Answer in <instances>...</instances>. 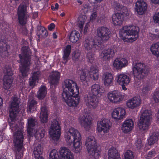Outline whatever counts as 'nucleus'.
I'll list each match as a JSON object with an SVG mask.
<instances>
[{
	"mask_svg": "<svg viewBox=\"0 0 159 159\" xmlns=\"http://www.w3.org/2000/svg\"><path fill=\"white\" fill-rule=\"evenodd\" d=\"M20 100L17 98H14L9 111L10 119L9 120V125L11 129L14 132L13 150L17 159H21L23 156V127L21 123L17 122L16 119L20 111Z\"/></svg>",
	"mask_w": 159,
	"mask_h": 159,
	"instance_id": "obj_1",
	"label": "nucleus"
},
{
	"mask_svg": "<svg viewBox=\"0 0 159 159\" xmlns=\"http://www.w3.org/2000/svg\"><path fill=\"white\" fill-rule=\"evenodd\" d=\"M23 46L22 48V54L19 55L20 59L21 66H20V70L23 77H26L30 70L31 64V53L28 46V43L25 40H22Z\"/></svg>",
	"mask_w": 159,
	"mask_h": 159,
	"instance_id": "obj_2",
	"label": "nucleus"
},
{
	"mask_svg": "<svg viewBox=\"0 0 159 159\" xmlns=\"http://www.w3.org/2000/svg\"><path fill=\"white\" fill-rule=\"evenodd\" d=\"M64 137L68 144L71 145L73 142L74 150L76 153L80 152L82 148L81 137L77 129L72 127L67 129Z\"/></svg>",
	"mask_w": 159,
	"mask_h": 159,
	"instance_id": "obj_3",
	"label": "nucleus"
},
{
	"mask_svg": "<svg viewBox=\"0 0 159 159\" xmlns=\"http://www.w3.org/2000/svg\"><path fill=\"white\" fill-rule=\"evenodd\" d=\"M90 93L86 98H85V101L87 106L93 108H95L98 105V101L97 96L100 97L102 93L104 92L103 88L98 84L93 85L90 89Z\"/></svg>",
	"mask_w": 159,
	"mask_h": 159,
	"instance_id": "obj_4",
	"label": "nucleus"
},
{
	"mask_svg": "<svg viewBox=\"0 0 159 159\" xmlns=\"http://www.w3.org/2000/svg\"><path fill=\"white\" fill-rule=\"evenodd\" d=\"M139 29L134 25L125 26L120 31V36L123 40L128 38L127 36H132L129 39H131L134 41L139 37Z\"/></svg>",
	"mask_w": 159,
	"mask_h": 159,
	"instance_id": "obj_5",
	"label": "nucleus"
},
{
	"mask_svg": "<svg viewBox=\"0 0 159 159\" xmlns=\"http://www.w3.org/2000/svg\"><path fill=\"white\" fill-rule=\"evenodd\" d=\"M133 71L134 78L139 80L143 79L149 73L150 69L145 64L137 62L133 65Z\"/></svg>",
	"mask_w": 159,
	"mask_h": 159,
	"instance_id": "obj_6",
	"label": "nucleus"
},
{
	"mask_svg": "<svg viewBox=\"0 0 159 159\" xmlns=\"http://www.w3.org/2000/svg\"><path fill=\"white\" fill-rule=\"evenodd\" d=\"M58 155L57 151L53 149L49 154V159H74L73 154L66 147L61 148L59 151Z\"/></svg>",
	"mask_w": 159,
	"mask_h": 159,
	"instance_id": "obj_7",
	"label": "nucleus"
},
{
	"mask_svg": "<svg viewBox=\"0 0 159 159\" xmlns=\"http://www.w3.org/2000/svg\"><path fill=\"white\" fill-rule=\"evenodd\" d=\"M63 91L62 95L66 96L70 93L72 95L75 93L79 94V88L77 84L73 80L70 79H66L63 83Z\"/></svg>",
	"mask_w": 159,
	"mask_h": 159,
	"instance_id": "obj_8",
	"label": "nucleus"
},
{
	"mask_svg": "<svg viewBox=\"0 0 159 159\" xmlns=\"http://www.w3.org/2000/svg\"><path fill=\"white\" fill-rule=\"evenodd\" d=\"M61 128L58 121L53 119L49 129V134L53 140L57 141L60 137L61 131Z\"/></svg>",
	"mask_w": 159,
	"mask_h": 159,
	"instance_id": "obj_9",
	"label": "nucleus"
},
{
	"mask_svg": "<svg viewBox=\"0 0 159 159\" xmlns=\"http://www.w3.org/2000/svg\"><path fill=\"white\" fill-rule=\"evenodd\" d=\"M83 45L85 49L89 51L102 49L103 47L99 42L90 38H86L84 41Z\"/></svg>",
	"mask_w": 159,
	"mask_h": 159,
	"instance_id": "obj_10",
	"label": "nucleus"
},
{
	"mask_svg": "<svg viewBox=\"0 0 159 159\" xmlns=\"http://www.w3.org/2000/svg\"><path fill=\"white\" fill-rule=\"evenodd\" d=\"M75 93L74 94L70 95V93L66 95V96L62 95L64 101H65L68 105L70 107H75L79 103L80 98L78 96V94Z\"/></svg>",
	"mask_w": 159,
	"mask_h": 159,
	"instance_id": "obj_11",
	"label": "nucleus"
},
{
	"mask_svg": "<svg viewBox=\"0 0 159 159\" xmlns=\"http://www.w3.org/2000/svg\"><path fill=\"white\" fill-rule=\"evenodd\" d=\"M97 36L102 42L108 40L110 38L111 32L107 27L105 26L99 27L97 29Z\"/></svg>",
	"mask_w": 159,
	"mask_h": 159,
	"instance_id": "obj_12",
	"label": "nucleus"
},
{
	"mask_svg": "<svg viewBox=\"0 0 159 159\" xmlns=\"http://www.w3.org/2000/svg\"><path fill=\"white\" fill-rule=\"evenodd\" d=\"M17 13L19 22L20 25L25 24L28 17L26 5L25 4H21L19 5Z\"/></svg>",
	"mask_w": 159,
	"mask_h": 159,
	"instance_id": "obj_13",
	"label": "nucleus"
},
{
	"mask_svg": "<svg viewBox=\"0 0 159 159\" xmlns=\"http://www.w3.org/2000/svg\"><path fill=\"white\" fill-rule=\"evenodd\" d=\"M116 52V49L114 47L105 49L100 54V58L103 60L108 61L114 56Z\"/></svg>",
	"mask_w": 159,
	"mask_h": 159,
	"instance_id": "obj_14",
	"label": "nucleus"
},
{
	"mask_svg": "<svg viewBox=\"0 0 159 159\" xmlns=\"http://www.w3.org/2000/svg\"><path fill=\"white\" fill-rule=\"evenodd\" d=\"M107 98L109 100L112 102H117L122 101L124 96L120 93L115 90L108 93Z\"/></svg>",
	"mask_w": 159,
	"mask_h": 159,
	"instance_id": "obj_15",
	"label": "nucleus"
},
{
	"mask_svg": "<svg viewBox=\"0 0 159 159\" xmlns=\"http://www.w3.org/2000/svg\"><path fill=\"white\" fill-rule=\"evenodd\" d=\"M147 8L146 3L143 0H139L136 2L135 9L139 15H143L146 11Z\"/></svg>",
	"mask_w": 159,
	"mask_h": 159,
	"instance_id": "obj_16",
	"label": "nucleus"
},
{
	"mask_svg": "<svg viewBox=\"0 0 159 159\" xmlns=\"http://www.w3.org/2000/svg\"><path fill=\"white\" fill-rule=\"evenodd\" d=\"M114 7L118 11V12L120 14L124 17L129 16L130 13V11L127 8L119 3L116 2H114L113 4Z\"/></svg>",
	"mask_w": 159,
	"mask_h": 159,
	"instance_id": "obj_17",
	"label": "nucleus"
},
{
	"mask_svg": "<svg viewBox=\"0 0 159 159\" xmlns=\"http://www.w3.org/2000/svg\"><path fill=\"white\" fill-rule=\"evenodd\" d=\"M48 109L46 105L44 103L41 104L40 118L41 121L43 123H46L48 120Z\"/></svg>",
	"mask_w": 159,
	"mask_h": 159,
	"instance_id": "obj_18",
	"label": "nucleus"
},
{
	"mask_svg": "<svg viewBox=\"0 0 159 159\" xmlns=\"http://www.w3.org/2000/svg\"><path fill=\"white\" fill-rule=\"evenodd\" d=\"M125 114V110L122 107H117L115 108L112 113V117L117 120L123 118Z\"/></svg>",
	"mask_w": 159,
	"mask_h": 159,
	"instance_id": "obj_19",
	"label": "nucleus"
},
{
	"mask_svg": "<svg viewBox=\"0 0 159 159\" xmlns=\"http://www.w3.org/2000/svg\"><path fill=\"white\" fill-rule=\"evenodd\" d=\"M110 121L108 119H103L101 122L100 125L98 124V130L99 132L103 131L104 133H107L110 127Z\"/></svg>",
	"mask_w": 159,
	"mask_h": 159,
	"instance_id": "obj_20",
	"label": "nucleus"
},
{
	"mask_svg": "<svg viewBox=\"0 0 159 159\" xmlns=\"http://www.w3.org/2000/svg\"><path fill=\"white\" fill-rule=\"evenodd\" d=\"M10 46L7 44L6 41L2 39L0 40V56L3 58L7 56L8 53V50L10 48Z\"/></svg>",
	"mask_w": 159,
	"mask_h": 159,
	"instance_id": "obj_21",
	"label": "nucleus"
},
{
	"mask_svg": "<svg viewBox=\"0 0 159 159\" xmlns=\"http://www.w3.org/2000/svg\"><path fill=\"white\" fill-rule=\"evenodd\" d=\"M141 103L140 97L135 96L128 100L126 103L127 107L131 109L139 106Z\"/></svg>",
	"mask_w": 159,
	"mask_h": 159,
	"instance_id": "obj_22",
	"label": "nucleus"
},
{
	"mask_svg": "<svg viewBox=\"0 0 159 159\" xmlns=\"http://www.w3.org/2000/svg\"><path fill=\"white\" fill-rule=\"evenodd\" d=\"M134 126L133 120L131 119H128L123 122L121 128L124 133H127L132 129Z\"/></svg>",
	"mask_w": 159,
	"mask_h": 159,
	"instance_id": "obj_23",
	"label": "nucleus"
},
{
	"mask_svg": "<svg viewBox=\"0 0 159 159\" xmlns=\"http://www.w3.org/2000/svg\"><path fill=\"white\" fill-rule=\"evenodd\" d=\"M128 64V61L125 58H116L114 61L113 66L116 69H121Z\"/></svg>",
	"mask_w": 159,
	"mask_h": 159,
	"instance_id": "obj_24",
	"label": "nucleus"
},
{
	"mask_svg": "<svg viewBox=\"0 0 159 159\" xmlns=\"http://www.w3.org/2000/svg\"><path fill=\"white\" fill-rule=\"evenodd\" d=\"M79 120L82 126L85 129L89 127L91 123V118L89 115H84L82 116H80Z\"/></svg>",
	"mask_w": 159,
	"mask_h": 159,
	"instance_id": "obj_25",
	"label": "nucleus"
},
{
	"mask_svg": "<svg viewBox=\"0 0 159 159\" xmlns=\"http://www.w3.org/2000/svg\"><path fill=\"white\" fill-rule=\"evenodd\" d=\"M116 78L117 82L120 85L127 84L130 82L129 77L124 74H118Z\"/></svg>",
	"mask_w": 159,
	"mask_h": 159,
	"instance_id": "obj_26",
	"label": "nucleus"
},
{
	"mask_svg": "<svg viewBox=\"0 0 159 159\" xmlns=\"http://www.w3.org/2000/svg\"><path fill=\"white\" fill-rule=\"evenodd\" d=\"M27 129L28 133L30 136L32 135L34 127L37 124V121L34 118L30 117L28 119Z\"/></svg>",
	"mask_w": 159,
	"mask_h": 159,
	"instance_id": "obj_27",
	"label": "nucleus"
},
{
	"mask_svg": "<svg viewBox=\"0 0 159 159\" xmlns=\"http://www.w3.org/2000/svg\"><path fill=\"white\" fill-rule=\"evenodd\" d=\"M85 145L87 150H89L91 148L97 147L96 141L95 138L92 136L87 137L85 143Z\"/></svg>",
	"mask_w": 159,
	"mask_h": 159,
	"instance_id": "obj_28",
	"label": "nucleus"
},
{
	"mask_svg": "<svg viewBox=\"0 0 159 159\" xmlns=\"http://www.w3.org/2000/svg\"><path fill=\"white\" fill-rule=\"evenodd\" d=\"M60 78V73L57 71H53L49 75V82L51 85L57 84Z\"/></svg>",
	"mask_w": 159,
	"mask_h": 159,
	"instance_id": "obj_29",
	"label": "nucleus"
},
{
	"mask_svg": "<svg viewBox=\"0 0 159 159\" xmlns=\"http://www.w3.org/2000/svg\"><path fill=\"white\" fill-rule=\"evenodd\" d=\"M13 79L11 76L4 75L3 79V88L4 89L9 90L12 86Z\"/></svg>",
	"mask_w": 159,
	"mask_h": 159,
	"instance_id": "obj_30",
	"label": "nucleus"
},
{
	"mask_svg": "<svg viewBox=\"0 0 159 159\" xmlns=\"http://www.w3.org/2000/svg\"><path fill=\"white\" fill-rule=\"evenodd\" d=\"M124 18L122 15L118 13L113 15L112 20L114 24L115 25H120L122 24Z\"/></svg>",
	"mask_w": 159,
	"mask_h": 159,
	"instance_id": "obj_31",
	"label": "nucleus"
},
{
	"mask_svg": "<svg viewBox=\"0 0 159 159\" xmlns=\"http://www.w3.org/2000/svg\"><path fill=\"white\" fill-rule=\"evenodd\" d=\"M87 150L89 158L90 159H96L99 157L100 156L99 152L97 147L93 148Z\"/></svg>",
	"mask_w": 159,
	"mask_h": 159,
	"instance_id": "obj_32",
	"label": "nucleus"
},
{
	"mask_svg": "<svg viewBox=\"0 0 159 159\" xmlns=\"http://www.w3.org/2000/svg\"><path fill=\"white\" fill-rule=\"evenodd\" d=\"M108 159H120L118 151L114 148H110L108 152Z\"/></svg>",
	"mask_w": 159,
	"mask_h": 159,
	"instance_id": "obj_33",
	"label": "nucleus"
},
{
	"mask_svg": "<svg viewBox=\"0 0 159 159\" xmlns=\"http://www.w3.org/2000/svg\"><path fill=\"white\" fill-rule=\"evenodd\" d=\"M71 47L70 45L66 46L65 48L62 57L63 62L64 64H66L69 60V57L71 52Z\"/></svg>",
	"mask_w": 159,
	"mask_h": 159,
	"instance_id": "obj_34",
	"label": "nucleus"
},
{
	"mask_svg": "<svg viewBox=\"0 0 159 159\" xmlns=\"http://www.w3.org/2000/svg\"><path fill=\"white\" fill-rule=\"evenodd\" d=\"M90 79V71L87 69H83L80 75V80L82 82H87L89 81Z\"/></svg>",
	"mask_w": 159,
	"mask_h": 159,
	"instance_id": "obj_35",
	"label": "nucleus"
},
{
	"mask_svg": "<svg viewBox=\"0 0 159 159\" xmlns=\"http://www.w3.org/2000/svg\"><path fill=\"white\" fill-rule=\"evenodd\" d=\"M104 84L106 86L109 85L113 81V76L111 73L106 72L102 76Z\"/></svg>",
	"mask_w": 159,
	"mask_h": 159,
	"instance_id": "obj_36",
	"label": "nucleus"
},
{
	"mask_svg": "<svg viewBox=\"0 0 159 159\" xmlns=\"http://www.w3.org/2000/svg\"><path fill=\"white\" fill-rule=\"evenodd\" d=\"M98 72V70L97 67L94 66H91L90 70V79H92L94 80H97L99 77Z\"/></svg>",
	"mask_w": 159,
	"mask_h": 159,
	"instance_id": "obj_37",
	"label": "nucleus"
},
{
	"mask_svg": "<svg viewBox=\"0 0 159 159\" xmlns=\"http://www.w3.org/2000/svg\"><path fill=\"white\" fill-rule=\"evenodd\" d=\"M150 120L145 119H140L139 126L140 129L143 130L148 129L150 124Z\"/></svg>",
	"mask_w": 159,
	"mask_h": 159,
	"instance_id": "obj_38",
	"label": "nucleus"
},
{
	"mask_svg": "<svg viewBox=\"0 0 159 159\" xmlns=\"http://www.w3.org/2000/svg\"><path fill=\"white\" fill-rule=\"evenodd\" d=\"M39 72H34L32 77L29 79L30 86L32 88L34 87L36 85V82L39 77Z\"/></svg>",
	"mask_w": 159,
	"mask_h": 159,
	"instance_id": "obj_39",
	"label": "nucleus"
},
{
	"mask_svg": "<svg viewBox=\"0 0 159 159\" xmlns=\"http://www.w3.org/2000/svg\"><path fill=\"white\" fill-rule=\"evenodd\" d=\"M158 133L154 132L147 139L148 144L151 145L156 143L158 139Z\"/></svg>",
	"mask_w": 159,
	"mask_h": 159,
	"instance_id": "obj_40",
	"label": "nucleus"
},
{
	"mask_svg": "<svg viewBox=\"0 0 159 159\" xmlns=\"http://www.w3.org/2000/svg\"><path fill=\"white\" fill-rule=\"evenodd\" d=\"M37 102L34 99H29L28 101L27 106L28 112H31L35 109Z\"/></svg>",
	"mask_w": 159,
	"mask_h": 159,
	"instance_id": "obj_41",
	"label": "nucleus"
},
{
	"mask_svg": "<svg viewBox=\"0 0 159 159\" xmlns=\"http://www.w3.org/2000/svg\"><path fill=\"white\" fill-rule=\"evenodd\" d=\"M80 34L77 31L74 30L71 31L69 37V40L72 43H76L79 40Z\"/></svg>",
	"mask_w": 159,
	"mask_h": 159,
	"instance_id": "obj_42",
	"label": "nucleus"
},
{
	"mask_svg": "<svg viewBox=\"0 0 159 159\" xmlns=\"http://www.w3.org/2000/svg\"><path fill=\"white\" fill-rule=\"evenodd\" d=\"M43 152V147L40 144H39L34 148L33 156L34 157H37L42 155Z\"/></svg>",
	"mask_w": 159,
	"mask_h": 159,
	"instance_id": "obj_43",
	"label": "nucleus"
},
{
	"mask_svg": "<svg viewBox=\"0 0 159 159\" xmlns=\"http://www.w3.org/2000/svg\"><path fill=\"white\" fill-rule=\"evenodd\" d=\"M150 50L152 54L159 57V43L152 44L151 46Z\"/></svg>",
	"mask_w": 159,
	"mask_h": 159,
	"instance_id": "obj_44",
	"label": "nucleus"
},
{
	"mask_svg": "<svg viewBox=\"0 0 159 159\" xmlns=\"http://www.w3.org/2000/svg\"><path fill=\"white\" fill-rule=\"evenodd\" d=\"M47 94L46 87L45 86L41 87L37 92V96L39 99L43 98Z\"/></svg>",
	"mask_w": 159,
	"mask_h": 159,
	"instance_id": "obj_45",
	"label": "nucleus"
},
{
	"mask_svg": "<svg viewBox=\"0 0 159 159\" xmlns=\"http://www.w3.org/2000/svg\"><path fill=\"white\" fill-rule=\"evenodd\" d=\"M151 113L150 110H145L142 113L140 119L147 120H150L151 118Z\"/></svg>",
	"mask_w": 159,
	"mask_h": 159,
	"instance_id": "obj_46",
	"label": "nucleus"
},
{
	"mask_svg": "<svg viewBox=\"0 0 159 159\" xmlns=\"http://www.w3.org/2000/svg\"><path fill=\"white\" fill-rule=\"evenodd\" d=\"M45 131L43 127H40L36 131L35 134L36 138L37 139H40L44 136Z\"/></svg>",
	"mask_w": 159,
	"mask_h": 159,
	"instance_id": "obj_47",
	"label": "nucleus"
},
{
	"mask_svg": "<svg viewBox=\"0 0 159 159\" xmlns=\"http://www.w3.org/2000/svg\"><path fill=\"white\" fill-rule=\"evenodd\" d=\"M37 34L38 38H45L48 35L47 30L45 28H43L40 32H37Z\"/></svg>",
	"mask_w": 159,
	"mask_h": 159,
	"instance_id": "obj_48",
	"label": "nucleus"
},
{
	"mask_svg": "<svg viewBox=\"0 0 159 159\" xmlns=\"http://www.w3.org/2000/svg\"><path fill=\"white\" fill-rule=\"evenodd\" d=\"M86 57L87 61L88 62L91 63L93 62L94 58V55L93 54L91 51H89L87 53Z\"/></svg>",
	"mask_w": 159,
	"mask_h": 159,
	"instance_id": "obj_49",
	"label": "nucleus"
},
{
	"mask_svg": "<svg viewBox=\"0 0 159 159\" xmlns=\"http://www.w3.org/2000/svg\"><path fill=\"white\" fill-rule=\"evenodd\" d=\"M133 152L130 150H128L125 154V159H134Z\"/></svg>",
	"mask_w": 159,
	"mask_h": 159,
	"instance_id": "obj_50",
	"label": "nucleus"
},
{
	"mask_svg": "<svg viewBox=\"0 0 159 159\" xmlns=\"http://www.w3.org/2000/svg\"><path fill=\"white\" fill-rule=\"evenodd\" d=\"M151 89L150 85L148 84H146L143 85L142 89V93L143 94H146Z\"/></svg>",
	"mask_w": 159,
	"mask_h": 159,
	"instance_id": "obj_51",
	"label": "nucleus"
},
{
	"mask_svg": "<svg viewBox=\"0 0 159 159\" xmlns=\"http://www.w3.org/2000/svg\"><path fill=\"white\" fill-rule=\"evenodd\" d=\"M4 72L6 74L5 75H8V76H11L13 75L12 72L10 67L6 66L4 69Z\"/></svg>",
	"mask_w": 159,
	"mask_h": 159,
	"instance_id": "obj_52",
	"label": "nucleus"
},
{
	"mask_svg": "<svg viewBox=\"0 0 159 159\" xmlns=\"http://www.w3.org/2000/svg\"><path fill=\"white\" fill-rule=\"evenodd\" d=\"M91 9V7L89 4L86 3L83 5L82 10L84 13H86Z\"/></svg>",
	"mask_w": 159,
	"mask_h": 159,
	"instance_id": "obj_53",
	"label": "nucleus"
},
{
	"mask_svg": "<svg viewBox=\"0 0 159 159\" xmlns=\"http://www.w3.org/2000/svg\"><path fill=\"white\" fill-rule=\"evenodd\" d=\"M81 53L78 52H75L72 54V58L73 60L76 61L79 59Z\"/></svg>",
	"mask_w": 159,
	"mask_h": 159,
	"instance_id": "obj_54",
	"label": "nucleus"
},
{
	"mask_svg": "<svg viewBox=\"0 0 159 159\" xmlns=\"http://www.w3.org/2000/svg\"><path fill=\"white\" fill-rule=\"evenodd\" d=\"M153 98L155 102H159V91H156L154 92Z\"/></svg>",
	"mask_w": 159,
	"mask_h": 159,
	"instance_id": "obj_55",
	"label": "nucleus"
},
{
	"mask_svg": "<svg viewBox=\"0 0 159 159\" xmlns=\"http://www.w3.org/2000/svg\"><path fill=\"white\" fill-rule=\"evenodd\" d=\"M98 7L96 6H95L93 9V11L94 12L90 16V20H93L97 16V14L96 13V11L98 9Z\"/></svg>",
	"mask_w": 159,
	"mask_h": 159,
	"instance_id": "obj_56",
	"label": "nucleus"
},
{
	"mask_svg": "<svg viewBox=\"0 0 159 159\" xmlns=\"http://www.w3.org/2000/svg\"><path fill=\"white\" fill-rule=\"evenodd\" d=\"M135 146L139 148H140L142 147V143L140 139H138L135 143Z\"/></svg>",
	"mask_w": 159,
	"mask_h": 159,
	"instance_id": "obj_57",
	"label": "nucleus"
},
{
	"mask_svg": "<svg viewBox=\"0 0 159 159\" xmlns=\"http://www.w3.org/2000/svg\"><path fill=\"white\" fill-rule=\"evenodd\" d=\"M153 20L155 23L159 24V12L154 15L153 16Z\"/></svg>",
	"mask_w": 159,
	"mask_h": 159,
	"instance_id": "obj_58",
	"label": "nucleus"
},
{
	"mask_svg": "<svg viewBox=\"0 0 159 159\" xmlns=\"http://www.w3.org/2000/svg\"><path fill=\"white\" fill-rule=\"evenodd\" d=\"M25 25V24L23 25H21L22 26L20 27V31L24 34H26L27 33V29L25 26H23Z\"/></svg>",
	"mask_w": 159,
	"mask_h": 159,
	"instance_id": "obj_59",
	"label": "nucleus"
},
{
	"mask_svg": "<svg viewBox=\"0 0 159 159\" xmlns=\"http://www.w3.org/2000/svg\"><path fill=\"white\" fill-rule=\"evenodd\" d=\"M84 23V21L80 20L78 23V26L80 29V31L81 32L83 28V25Z\"/></svg>",
	"mask_w": 159,
	"mask_h": 159,
	"instance_id": "obj_60",
	"label": "nucleus"
},
{
	"mask_svg": "<svg viewBox=\"0 0 159 159\" xmlns=\"http://www.w3.org/2000/svg\"><path fill=\"white\" fill-rule=\"evenodd\" d=\"M155 151L154 150H152L151 151H150L148 154V157H154L155 156Z\"/></svg>",
	"mask_w": 159,
	"mask_h": 159,
	"instance_id": "obj_61",
	"label": "nucleus"
},
{
	"mask_svg": "<svg viewBox=\"0 0 159 159\" xmlns=\"http://www.w3.org/2000/svg\"><path fill=\"white\" fill-rule=\"evenodd\" d=\"M55 27V25L53 23H51L48 27V30H49L52 31L54 29Z\"/></svg>",
	"mask_w": 159,
	"mask_h": 159,
	"instance_id": "obj_62",
	"label": "nucleus"
},
{
	"mask_svg": "<svg viewBox=\"0 0 159 159\" xmlns=\"http://www.w3.org/2000/svg\"><path fill=\"white\" fill-rule=\"evenodd\" d=\"M89 26V25L88 24H86L85 25L84 30V34H86V33L87 32Z\"/></svg>",
	"mask_w": 159,
	"mask_h": 159,
	"instance_id": "obj_63",
	"label": "nucleus"
},
{
	"mask_svg": "<svg viewBox=\"0 0 159 159\" xmlns=\"http://www.w3.org/2000/svg\"><path fill=\"white\" fill-rule=\"evenodd\" d=\"M43 28H44V27L40 26H38L37 27V32H40Z\"/></svg>",
	"mask_w": 159,
	"mask_h": 159,
	"instance_id": "obj_64",
	"label": "nucleus"
}]
</instances>
